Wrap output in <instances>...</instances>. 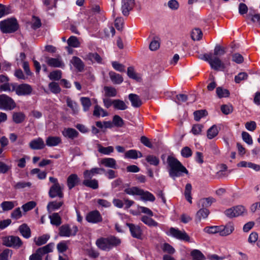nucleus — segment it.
I'll use <instances>...</instances> for the list:
<instances>
[{"label":"nucleus","instance_id":"48","mask_svg":"<svg viewBox=\"0 0 260 260\" xmlns=\"http://www.w3.org/2000/svg\"><path fill=\"white\" fill-rule=\"evenodd\" d=\"M190 255L192 257V260H205V256L199 250H193Z\"/></svg>","mask_w":260,"mask_h":260},{"label":"nucleus","instance_id":"37","mask_svg":"<svg viewBox=\"0 0 260 260\" xmlns=\"http://www.w3.org/2000/svg\"><path fill=\"white\" fill-rule=\"evenodd\" d=\"M50 238V236L47 234L43 235L34 239V242L37 246H41L47 243Z\"/></svg>","mask_w":260,"mask_h":260},{"label":"nucleus","instance_id":"64","mask_svg":"<svg viewBox=\"0 0 260 260\" xmlns=\"http://www.w3.org/2000/svg\"><path fill=\"white\" fill-rule=\"evenodd\" d=\"M12 255V250L9 249H5L0 254V260H8L9 256Z\"/></svg>","mask_w":260,"mask_h":260},{"label":"nucleus","instance_id":"53","mask_svg":"<svg viewBox=\"0 0 260 260\" xmlns=\"http://www.w3.org/2000/svg\"><path fill=\"white\" fill-rule=\"evenodd\" d=\"M203 36L201 30L199 28H194L192 30L191 34V37L194 41L200 40Z\"/></svg>","mask_w":260,"mask_h":260},{"label":"nucleus","instance_id":"47","mask_svg":"<svg viewBox=\"0 0 260 260\" xmlns=\"http://www.w3.org/2000/svg\"><path fill=\"white\" fill-rule=\"evenodd\" d=\"M68 44L69 46L78 48L80 46V43L78 38L74 36H71L67 41Z\"/></svg>","mask_w":260,"mask_h":260},{"label":"nucleus","instance_id":"3","mask_svg":"<svg viewBox=\"0 0 260 260\" xmlns=\"http://www.w3.org/2000/svg\"><path fill=\"white\" fill-rule=\"evenodd\" d=\"M19 28L16 19L11 18L0 22V29L3 33H13Z\"/></svg>","mask_w":260,"mask_h":260},{"label":"nucleus","instance_id":"22","mask_svg":"<svg viewBox=\"0 0 260 260\" xmlns=\"http://www.w3.org/2000/svg\"><path fill=\"white\" fill-rule=\"evenodd\" d=\"M61 143V139L57 136H49L46 139V145L48 147H54Z\"/></svg>","mask_w":260,"mask_h":260},{"label":"nucleus","instance_id":"58","mask_svg":"<svg viewBox=\"0 0 260 260\" xmlns=\"http://www.w3.org/2000/svg\"><path fill=\"white\" fill-rule=\"evenodd\" d=\"M225 49L220 45H216L214 49V55L216 56H220L225 53Z\"/></svg>","mask_w":260,"mask_h":260},{"label":"nucleus","instance_id":"20","mask_svg":"<svg viewBox=\"0 0 260 260\" xmlns=\"http://www.w3.org/2000/svg\"><path fill=\"white\" fill-rule=\"evenodd\" d=\"M62 135L68 139L73 140L78 137L79 133L73 128H65L62 131Z\"/></svg>","mask_w":260,"mask_h":260},{"label":"nucleus","instance_id":"59","mask_svg":"<svg viewBox=\"0 0 260 260\" xmlns=\"http://www.w3.org/2000/svg\"><path fill=\"white\" fill-rule=\"evenodd\" d=\"M49 88L51 91L54 93H58L61 91L58 84L54 82H51L49 84Z\"/></svg>","mask_w":260,"mask_h":260},{"label":"nucleus","instance_id":"8","mask_svg":"<svg viewBox=\"0 0 260 260\" xmlns=\"http://www.w3.org/2000/svg\"><path fill=\"white\" fill-rule=\"evenodd\" d=\"M3 243L6 246L15 248H19L22 245V242L18 237L13 236L4 237Z\"/></svg>","mask_w":260,"mask_h":260},{"label":"nucleus","instance_id":"43","mask_svg":"<svg viewBox=\"0 0 260 260\" xmlns=\"http://www.w3.org/2000/svg\"><path fill=\"white\" fill-rule=\"evenodd\" d=\"M98 151L105 155H109L110 153L113 152L114 148L112 146H108L105 147L102 146L101 145L99 144L98 145Z\"/></svg>","mask_w":260,"mask_h":260},{"label":"nucleus","instance_id":"12","mask_svg":"<svg viewBox=\"0 0 260 260\" xmlns=\"http://www.w3.org/2000/svg\"><path fill=\"white\" fill-rule=\"evenodd\" d=\"M86 220L90 223H97L102 221L103 218L100 212L94 210L89 212L86 216Z\"/></svg>","mask_w":260,"mask_h":260},{"label":"nucleus","instance_id":"2","mask_svg":"<svg viewBox=\"0 0 260 260\" xmlns=\"http://www.w3.org/2000/svg\"><path fill=\"white\" fill-rule=\"evenodd\" d=\"M120 240L113 236L107 238H100L96 241V245L102 250L109 251L113 247L120 243Z\"/></svg>","mask_w":260,"mask_h":260},{"label":"nucleus","instance_id":"17","mask_svg":"<svg viewBox=\"0 0 260 260\" xmlns=\"http://www.w3.org/2000/svg\"><path fill=\"white\" fill-rule=\"evenodd\" d=\"M105 172V169L101 168H93L89 170H85L83 173L84 178L85 179H91L96 174H101Z\"/></svg>","mask_w":260,"mask_h":260},{"label":"nucleus","instance_id":"4","mask_svg":"<svg viewBox=\"0 0 260 260\" xmlns=\"http://www.w3.org/2000/svg\"><path fill=\"white\" fill-rule=\"evenodd\" d=\"M203 58L208 62L211 68L214 70H223L225 68L224 63L218 57L213 56L212 54H205Z\"/></svg>","mask_w":260,"mask_h":260},{"label":"nucleus","instance_id":"39","mask_svg":"<svg viewBox=\"0 0 260 260\" xmlns=\"http://www.w3.org/2000/svg\"><path fill=\"white\" fill-rule=\"evenodd\" d=\"M219 130L216 125H212L207 132V136L208 139H212L215 137L218 134Z\"/></svg>","mask_w":260,"mask_h":260},{"label":"nucleus","instance_id":"1","mask_svg":"<svg viewBox=\"0 0 260 260\" xmlns=\"http://www.w3.org/2000/svg\"><path fill=\"white\" fill-rule=\"evenodd\" d=\"M168 172L170 176L173 179L183 176V174H188V171L182 164L174 157L169 155L167 159Z\"/></svg>","mask_w":260,"mask_h":260},{"label":"nucleus","instance_id":"55","mask_svg":"<svg viewBox=\"0 0 260 260\" xmlns=\"http://www.w3.org/2000/svg\"><path fill=\"white\" fill-rule=\"evenodd\" d=\"M192 189V186L191 184L187 183L185 186V189L184 191V195L186 199L190 203H192V198L191 197V191Z\"/></svg>","mask_w":260,"mask_h":260},{"label":"nucleus","instance_id":"21","mask_svg":"<svg viewBox=\"0 0 260 260\" xmlns=\"http://www.w3.org/2000/svg\"><path fill=\"white\" fill-rule=\"evenodd\" d=\"M80 182V179L76 174H71L67 178V185L69 189H72Z\"/></svg>","mask_w":260,"mask_h":260},{"label":"nucleus","instance_id":"36","mask_svg":"<svg viewBox=\"0 0 260 260\" xmlns=\"http://www.w3.org/2000/svg\"><path fill=\"white\" fill-rule=\"evenodd\" d=\"M114 108L118 110H125L127 109L128 107L126 103L119 99L114 100Z\"/></svg>","mask_w":260,"mask_h":260},{"label":"nucleus","instance_id":"15","mask_svg":"<svg viewBox=\"0 0 260 260\" xmlns=\"http://www.w3.org/2000/svg\"><path fill=\"white\" fill-rule=\"evenodd\" d=\"M234 231V226L231 222L225 225H219V235L220 236H227L231 234Z\"/></svg>","mask_w":260,"mask_h":260},{"label":"nucleus","instance_id":"46","mask_svg":"<svg viewBox=\"0 0 260 260\" xmlns=\"http://www.w3.org/2000/svg\"><path fill=\"white\" fill-rule=\"evenodd\" d=\"M57 0H44V5L45 6V10L49 11L53 8H56Z\"/></svg>","mask_w":260,"mask_h":260},{"label":"nucleus","instance_id":"40","mask_svg":"<svg viewBox=\"0 0 260 260\" xmlns=\"http://www.w3.org/2000/svg\"><path fill=\"white\" fill-rule=\"evenodd\" d=\"M13 120L16 123H20L22 122L25 118V115L22 112H14L13 114Z\"/></svg>","mask_w":260,"mask_h":260},{"label":"nucleus","instance_id":"18","mask_svg":"<svg viewBox=\"0 0 260 260\" xmlns=\"http://www.w3.org/2000/svg\"><path fill=\"white\" fill-rule=\"evenodd\" d=\"M46 61L48 66L52 67L63 68L64 67L60 57L57 58L47 57Z\"/></svg>","mask_w":260,"mask_h":260},{"label":"nucleus","instance_id":"35","mask_svg":"<svg viewBox=\"0 0 260 260\" xmlns=\"http://www.w3.org/2000/svg\"><path fill=\"white\" fill-rule=\"evenodd\" d=\"M140 193L139 196H141L142 200L145 201H149L150 202H153L155 201V197L150 192L147 191H144L141 189Z\"/></svg>","mask_w":260,"mask_h":260},{"label":"nucleus","instance_id":"27","mask_svg":"<svg viewBox=\"0 0 260 260\" xmlns=\"http://www.w3.org/2000/svg\"><path fill=\"white\" fill-rule=\"evenodd\" d=\"M128 99L131 102L132 106L134 107H139L142 104V101L139 96L136 94H129L128 95Z\"/></svg>","mask_w":260,"mask_h":260},{"label":"nucleus","instance_id":"11","mask_svg":"<svg viewBox=\"0 0 260 260\" xmlns=\"http://www.w3.org/2000/svg\"><path fill=\"white\" fill-rule=\"evenodd\" d=\"M169 231L171 235L177 239L185 241H189V237L185 231H181L174 228H171Z\"/></svg>","mask_w":260,"mask_h":260},{"label":"nucleus","instance_id":"13","mask_svg":"<svg viewBox=\"0 0 260 260\" xmlns=\"http://www.w3.org/2000/svg\"><path fill=\"white\" fill-rule=\"evenodd\" d=\"M63 187L60 184L55 186H51L49 190V196L51 198L56 197L62 198L63 197Z\"/></svg>","mask_w":260,"mask_h":260},{"label":"nucleus","instance_id":"49","mask_svg":"<svg viewBox=\"0 0 260 260\" xmlns=\"http://www.w3.org/2000/svg\"><path fill=\"white\" fill-rule=\"evenodd\" d=\"M141 221L149 226H157L158 225L157 222L147 216H143L141 217Z\"/></svg>","mask_w":260,"mask_h":260},{"label":"nucleus","instance_id":"51","mask_svg":"<svg viewBox=\"0 0 260 260\" xmlns=\"http://www.w3.org/2000/svg\"><path fill=\"white\" fill-rule=\"evenodd\" d=\"M67 104L72 109L74 114L78 113L79 107L76 102L73 101L70 98H68L67 99Z\"/></svg>","mask_w":260,"mask_h":260},{"label":"nucleus","instance_id":"57","mask_svg":"<svg viewBox=\"0 0 260 260\" xmlns=\"http://www.w3.org/2000/svg\"><path fill=\"white\" fill-rule=\"evenodd\" d=\"M141 189L137 187L127 188L124 189V192L129 195H139L140 193Z\"/></svg>","mask_w":260,"mask_h":260},{"label":"nucleus","instance_id":"62","mask_svg":"<svg viewBox=\"0 0 260 260\" xmlns=\"http://www.w3.org/2000/svg\"><path fill=\"white\" fill-rule=\"evenodd\" d=\"M161 249L164 252L169 254H173L175 252V249L168 243H164L161 247Z\"/></svg>","mask_w":260,"mask_h":260},{"label":"nucleus","instance_id":"54","mask_svg":"<svg viewBox=\"0 0 260 260\" xmlns=\"http://www.w3.org/2000/svg\"><path fill=\"white\" fill-rule=\"evenodd\" d=\"M31 185V183L29 182L19 181L16 183L13 187L15 189H21L26 187L29 188Z\"/></svg>","mask_w":260,"mask_h":260},{"label":"nucleus","instance_id":"41","mask_svg":"<svg viewBox=\"0 0 260 260\" xmlns=\"http://www.w3.org/2000/svg\"><path fill=\"white\" fill-rule=\"evenodd\" d=\"M80 101L83 107V110L84 111H88L91 106V102L90 99L87 97H81Z\"/></svg>","mask_w":260,"mask_h":260},{"label":"nucleus","instance_id":"25","mask_svg":"<svg viewBox=\"0 0 260 260\" xmlns=\"http://www.w3.org/2000/svg\"><path fill=\"white\" fill-rule=\"evenodd\" d=\"M209 214V211L206 209L202 208L200 209L197 213L195 218L196 222H200L202 219L206 218Z\"/></svg>","mask_w":260,"mask_h":260},{"label":"nucleus","instance_id":"52","mask_svg":"<svg viewBox=\"0 0 260 260\" xmlns=\"http://www.w3.org/2000/svg\"><path fill=\"white\" fill-rule=\"evenodd\" d=\"M146 161L151 165L157 166L159 163V158L153 155H148L146 156Z\"/></svg>","mask_w":260,"mask_h":260},{"label":"nucleus","instance_id":"33","mask_svg":"<svg viewBox=\"0 0 260 260\" xmlns=\"http://www.w3.org/2000/svg\"><path fill=\"white\" fill-rule=\"evenodd\" d=\"M19 230L23 237L28 238L30 237V230L26 224L24 223L21 225L19 228Z\"/></svg>","mask_w":260,"mask_h":260},{"label":"nucleus","instance_id":"60","mask_svg":"<svg viewBox=\"0 0 260 260\" xmlns=\"http://www.w3.org/2000/svg\"><path fill=\"white\" fill-rule=\"evenodd\" d=\"M246 17L247 19H250L253 23L256 22H260V14H253L250 12L246 16Z\"/></svg>","mask_w":260,"mask_h":260},{"label":"nucleus","instance_id":"63","mask_svg":"<svg viewBox=\"0 0 260 260\" xmlns=\"http://www.w3.org/2000/svg\"><path fill=\"white\" fill-rule=\"evenodd\" d=\"M248 74L245 72H241L235 77V81L237 83H239L241 81L247 79Z\"/></svg>","mask_w":260,"mask_h":260},{"label":"nucleus","instance_id":"28","mask_svg":"<svg viewBox=\"0 0 260 260\" xmlns=\"http://www.w3.org/2000/svg\"><path fill=\"white\" fill-rule=\"evenodd\" d=\"M71 62L78 71L81 72L83 70L84 64L80 58L74 56L71 60Z\"/></svg>","mask_w":260,"mask_h":260},{"label":"nucleus","instance_id":"50","mask_svg":"<svg viewBox=\"0 0 260 260\" xmlns=\"http://www.w3.org/2000/svg\"><path fill=\"white\" fill-rule=\"evenodd\" d=\"M216 92L219 98H226L230 95V91L221 87H218L216 88Z\"/></svg>","mask_w":260,"mask_h":260},{"label":"nucleus","instance_id":"24","mask_svg":"<svg viewBox=\"0 0 260 260\" xmlns=\"http://www.w3.org/2000/svg\"><path fill=\"white\" fill-rule=\"evenodd\" d=\"M85 60L91 61L92 62L102 63V58L97 53H89L84 57Z\"/></svg>","mask_w":260,"mask_h":260},{"label":"nucleus","instance_id":"30","mask_svg":"<svg viewBox=\"0 0 260 260\" xmlns=\"http://www.w3.org/2000/svg\"><path fill=\"white\" fill-rule=\"evenodd\" d=\"M215 202V199L212 197L203 198L200 200L199 206V207L207 209V208L210 207Z\"/></svg>","mask_w":260,"mask_h":260},{"label":"nucleus","instance_id":"23","mask_svg":"<svg viewBox=\"0 0 260 260\" xmlns=\"http://www.w3.org/2000/svg\"><path fill=\"white\" fill-rule=\"evenodd\" d=\"M100 164L106 167L116 169V161L113 158L108 157L102 158Z\"/></svg>","mask_w":260,"mask_h":260},{"label":"nucleus","instance_id":"32","mask_svg":"<svg viewBox=\"0 0 260 260\" xmlns=\"http://www.w3.org/2000/svg\"><path fill=\"white\" fill-rule=\"evenodd\" d=\"M93 115L97 117H99L100 116L105 117L108 115V113L100 106L96 105L94 107Z\"/></svg>","mask_w":260,"mask_h":260},{"label":"nucleus","instance_id":"16","mask_svg":"<svg viewBox=\"0 0 260 260\" xmlns=\"http://www.w3.org/2000/svg\"><path fill=\"white\" fill-rule=\"evenodd\" d=\"M134 0H122L121 10L123 15L127 16L134 6Z\"/></svg>","mask_w":260,"mask_h":260},{"label":"nucleus","instance_id":"14","mask_svg":"<svg viewBox=\"0 0 260 260\" xmlns=\"http://www.w3.org/2000/svg\"><path fill=\"white\" fill-rule=\"evenodd\" d=\"M45 144L42 138L39 137L32 139L29 143V147L32 150H41L45 147Z\"/></svg>","mask_w":260,"mask_h":260},{"label":"nucleus","instance_id":"61","mask_svg":"<svg viewBox=\"0 0 260 260\" xmlns=\"http://www.w3.org/2000/svg\"><path fill=\"white\" fill-rule=\"evenodd\" d=\"M51 80H58L61 78V72L56 70L51 72L49 75Z\"/></svg>","mask_w":260,"mask_h":260},{"label":"nucleus","instance_id":"44","mask_svg":"<svg viewBox=\"0 0 260 260\" xmlns=\"http://www.w3.org/2000/svg\"><path fill=\"white\" fill-rule=\"evenodd\" d=\"M160 46V38L158 36H155L149 45V48L151 51L157 50Z\"/></svg>","mask_w":260,"mask_h":260},{"label":"nucleus","instance_id":"19","mask_svg":"<svg viewBox=\"0 0 260 260\" xmlns=\"http://www.w3.org/2000/svg\"><path fill=\"white\" fill-rule=\"evenodd\" d=\"M126 225L129 228L132 236L133 237L138 239L141 238L142 235V231L139 225L129 223H127Z\"/></svg>","mask_w":260,"mask_h":260},{"label":"nucleus","instance_id":"34","mask_svg":"<svg viewBox=\"0 0 260 260\" xmlns=\"http://www.w3.org/2000/svg\"><path fill=\"white\" fill-rule=\"evenodd\" d=\"M63 204V201L57 202L56 201H52L49 202L47 206L48 212L50 213L52 211L58 209Z\"/></svg>","mask_w":260,"mask_h":260},{"label":"nucleus","instance_id":"38","mask_svg":"<svg viewBox=\"0 0 260 260\" xmlns=\"http://www.w3.org/2000/svg\"><path fill=\"white\" fill-rule=\"evenodd\" d=\"M49 218L50 219V222L52 224L58 226L61 223V217L58 213H54L49 215Z\"/></svg>","mask_w":260,"mask_h":260},{"label":"nucleus","instance_id":"29","mask_svg":"<svg viewBox=\"0 0 260 260\" xmlns=\"http://www.w3.org/2000/svg\"><path fill=\"white\" fill-rule=\"evenodd\" d=\"M83 184L86 187H90L93 189H96L99 188L98 181L95 179H85L83 181Z\"/></svg>","mask_w":260,"mask_h":260},{"label":"nucleus","instance_id":"6","mask_svg":"<svg viewBox=\"0 0 260 260\" xmlns=\"http://www.w3.org/2000/svg\"><path fill=\"white\" fill-rule=\"evenodd\" d=\"M16 106L14 101L8 95L3 94L0 95V108L6 110H12Z\"/></svg>","mask_w":260,"mask_h":260},{"label":"nucleus","instance_id":"10","mask_svg":"<svg viewBox=\"0 0 260 260\" xmlns=\"http://www.w3.org/2000/svg\"><path fill=\"white\" fill-rule=\"evenodd\" d=\"M246 212V209L243 206H237L230 208L225 211V214L230 218L237 217L242 215Z\"/></svg>","mask_w":260,"mask_h":260},{"label":"nucleus","instance_id":"9","mask_svg":"<svg viewBox=\"0 0 260 260\" xmlns=\"http://www.w3.org/2000/svg\"><path fill=\"white\" fill-rule=\"evenodd\" d=\"M78 231L76 226H74L71 229L68 224H64L59 228V235L61 237H69L76 235Z\"/></svg>","mask_w":260,"mask_h":260},{"label":"nucleus","instance_id":"45","mask_svg":"<svg viewBox=\"0 0 260 260\" xmlns=\"http://www.w3.org/2000/svg\"><path fill=\"white\" fill-rule=\"evenodd\" d=\"M105 95L107 97H114L117 94L116 89L111 86H105L104 88Z\"/></svg>","mask_w":260,"mask_h":260},{"label":"nucleus","instance_id":"31","mask_svg":"<svg viewBox=\"0 0 260 260\" xmlns=\"http://www.w3.org/2000/svg\"><path fill=\"white\" fill-rule=\"evenodd\" d=\"M109 75L114 84H119L123 82V78L120 74L111 71L109 72Z\"/></svg>","mask_w":260,"mask_h":260},{"label":"nucleus","instance_id":"7","mask_svg":"<svg viewBox=\"0 0 260 260\" xmlns=\"http://www.w3.org/2000/svg\"><path fill=\"white\" fill-rule=\"evenodd\" d=\"M32 90L31 86L27 84L18 85L12 84V91H15L16 93L19 96L29 95L31 93Z\"/></svg>","mask_w":260,"mask_h":260},{"label":"nucleus","instance_id":"42","mask_svg":"<svg viewBox=\"0 0 260 260\" xmlns=\"http://www.w3.org/2000/svg\"><path fill=\"white\" fill-rule=\"evenodd\" d=\"M16 205V202L14 201H4L1 204L2 208L5 211L12 210Z\"/></svg>","mask_w":260,"mask_h":260},{"label":"nucleus","instance_id":"56","mask_svg":"<svg viewBox=\"0 0 260 260\" xmlns=\"http://www.w3.org/2000/svg\"><path fill=\"white\" fill-rule=\"evenodd\" d=\"M204 231L210 234H219V226H206L204 229Z\"/></svg>","mask_w":260,"mask_h":260},{"label":"nucleus","instance_id":"26","mask_svg":"<svg viewBox=\"0 0 260 260\" xmlns=\"http://www.w3.org/2000/svg\"><path fill=\"white\" fill-rule=\"evenodd\" d=\"M143 155L142 153L135 149H131L127 151L124 154L125 158L137 159L138 157H142Z\"/></svg>","mask_w":260,"mask_h":260},{"label":"nucleus","instance_id":"5","mask_svg":"<svg viewBox=\"0 0 260 260\" xmlns=\"http://www.w3.org/2000/svg\"><path fill=\"white\" fill-rule=\"evenodd\" d=\"M53 243H50L47 245L37 249L36 252L30 255L29 260H42V257L52 252L54 247Z\"/></svg>","mask_w":260,"mask_h":260}]
</instances>
